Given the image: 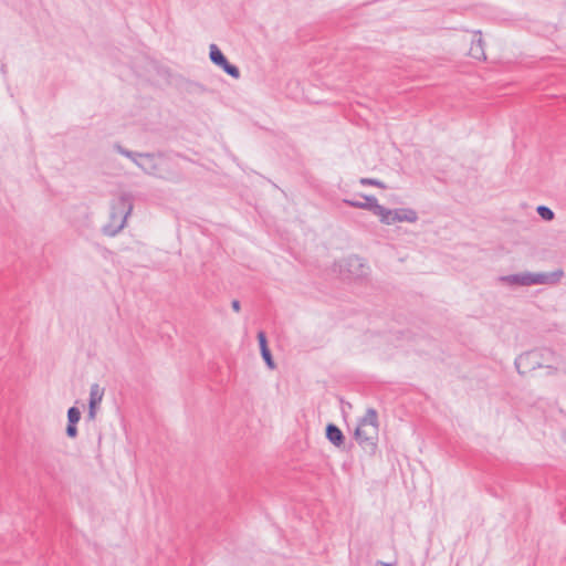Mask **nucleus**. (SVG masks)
Returning a JSON list of instances; mask_svg holds the SVG:
<instances>
[{"label": "nucleus", "mask_w": 566, "mask_h": 566, "mask_svg": "<svg viewBox=\"0 0 566 566\" xmlns=\"http://www.w3.org/2000/svg\"><path fill=\"white\" fill-rule=\"evenodd\" d=\"M355 439L366 452L375 453L378 442V416L375 409L366 411L355 430Z\"/></svg>", "instance_id": "1"}, {"label": "nucleus", "mask_w": 566, "mask_h": 566, "mask_svg": "<svg viewBox=\"0 0 566 566\" xmlns=\"http://www.w3.org/2000/svg\"><path fill=\"white\" fill-rule=\"evenodd\" d=\"M555 360V353L549 348L534 349L521 354L515 359V367L520 375H526L537 368H548L554 371L552 363Z\"/></svg>", "instance_id": "2"}, {"label": "nucleus", "mask_w": 566, "mask_h": 566, "mask_svg": "<svg viewBox=\"0 0 566 566\" xmlns=\"http://www.w3.org/2000/svg\"><path fill=\"white\" fill-rule=\"evenodd\" d=\"M133 210V197L122 193L112 206L109 222L103 227V233L108 237L116 235L126 223Z\"/></svg>", "instance_id": "3"}, {"label": "nucleus", "mask_w": 566, "mask_h": 566, "mask_svg": "<svg viewBox=\"0 0 566 566\" xmlns=\"http://www.w3.org/2000/svg\"><path fill=\"white\" fill-rule=\"evenodd\" d=\"M563 275L564 272L562 270H557L551 273L522 272L500 276L499 280L501 283L510 286H531L555 284L562 279Z\"/></svg>", "instance_id": "4"}, {"label": "nucleus", "mask_w": 566, "mask_h": 566, "mask_svg": "<svg viewBox=\"0 0 566 566\" xmlns=\"http://www.w3.org/2000/svg\"><path fill=\"white\" fill-rule=\"evenodd\" d=\"M374 214L380 218V221L385 224H392L396 222H416L418 220V214L413 209L402 208V209H387L378 202L373 203Z\"/></svg>", "instance_id": "5"}, {"label": "nucleus", "mask_w": 566, "mask_h": 566, "mask_svg": "<svg viewBox=\"0 0 566 566\" xmlns=\"http://www.w3.org/2000/svg\"><path fill=\"white\" fill-rule=\"evenodd\" d=\"M339 268L342 275L348 280L361 279L368 273V266L356 255L343 260Z\"/></svg>", "instance_id": "6"}, {"label": "nucleus", "mask_w": 566, "mask_h": 566, "mask_svg": "<svg viewBox=\"0 0 566 566\" xmlns=\"http://www.w3.org/2000/svg\"><path fill=\"white\" fill-rule=\"evenodd\" d=\"M116 149L118 153L130 158L147 174H153L157 169L158 158L154 154L128 151L120 144L116 145Z\"/></svg>", "instance_id": "7"}, {"label": "nucleus", "mask_w": 566, "mask_h": 566, "mask_svg": "<svg viewBox=\"0 0 566 566\" xmlns=\"http://www.w3.org/2000/svg\"><path fill=\"white\" fill-rule=\"evenodd\" d=\"M209 56L213 64L221 67L228 75L233 78L240 77V70L238 66L231 64L217 44H210Z\"/></svg>", "instance_id": "8"}, {"label": "nucleus", "mask_w": 566, "mask_h": 566, "mask_svg": "<svg viewBox=\"0 0 566 566\" xmlns=\"http://www.w3.org/2000/svg\"><path fill=\"white\" fill-rule=\"evenodd\" d=\"M104 392V388H102L98 384H93L91 386L88 403V417L91 419L95 418L97 406L102 402Z\"/></svg>", "instance_id": "9"}, {"label": "nucleus", "mask_w": 566, "mask_h": 566, "mask_svg": "<svg viewBox=\"0 0 566 566\" xmlns=\"http://www.w3.org/2000/svg\"><path fill=\"white\" fill-rule=\"evenodd\" d=\"M258 340L261 349V355L265 361V364L269 366V368L274 369L275 365L271 355V352L268 347L266 337L264 332L258 333Z\"/></svg>", "instance_id": "10"}, {"label": "nucleus", "mask_w": 566, "mask_h": 566, "mask_svg": "<svg viewBox=\"0 0 566 566\" xmlns=\"http://www.w3.org/2000/svg\"><path fill=\"white\" fill-rule=\"evenodd\" d=\"M326 438L335 447H340L345 441L342 430L333 423H328L326 427Z\"/></svg>", "instance_id": "11"}, {"label": "nucleus", "mask_w": 566, "mask_h": 566, "mask_svg": "<svg viewBox=\"0 0 566 566\" xmlns=\"http://www.w3.org/2000/svg\"><path fill=\"white\" fill-rule=\"evenodd\" d=\"M365 201L345 200L344 202L354 208L367 209L374 212L373 203L378 202L373 196H364Z\"/></svg>", "instance_id": "12"}, {"label": "nucleus", "mask_w": 566, "mask_h": 566, "mask_svg": "<svg viewBox=\"0 0 566 566\" xmlns=\"http://www.w3.org/2000/svg\"><path fill=\"white\" fill-rule=\"evenodd\" d=\"M469 54L476 60H485L483 40L481 38L472 42Z\"/></svg>", "instance_id": "13"}, {"label": "nucleus", "mask_w": 566, "mask_h": 566, "mask_svg": "<svg viewBox=\"0 0 566 566\" xmlns=\"http://www.w3.org/2000/svg\"><path fill=\"white\" fill-rule=\"evenodd\" d=\"M536 212L545 221H552L555 217L554 211L549 207H546V206H538L536 208Z\"/></svg>", "instance_id": "14"}, {"label": "nucleus", "mask_w": 566, "mask_h": 566, "mask_svg": "<svg viewBox=\"0 0 566 566\" xmlns=\"http://www.w3.org/2000/svg\"><path fill=\"white\" fill-rule=\"evenodd\" d=\"M81 419V411L76 407H71L67 410V420L69 423L76 424Z\"/></svg>", "instance_id": "15"}, {"label": "nucleus", "mask_w": 566, "mask_h": 566, "mask_svg": "<svg viewBox=\"0 0 566 566\" xmlns=\"http://www.w3.org/2000/svg\"><path fill=\"white\" fill-rule=\"evenodd\" d=\"M359 184L361 186H375V187H379V188H382V189H386V185L378 180V179H374V178H360L359 179Z\"/></svg>", "instance_id": "16"}, {"label": "nucleus", "mask_w": 566, "mask_h": 566, "mask_svg": "<svg viewBox=\"0 0 566 566\" xmlns=\"http://www.w3.org/2000/svg\"><path fill=\"white\" fill-rule=\"evenodd\" d=\"M66 434L70 438H75L77 436L76 424L69 423L66 427Z\"/></svg>", "instance_id": "17"}, {"label": "nucleus", "mask_w": 566, "mask_h": 566, "mask_svg": "<svg viewBox=\"0 0 566 566\" xmlns=\"http://www.w3.org/2000/svg\"><path fill=\"white\" fill-rule=\"evenodd\" d=\"M231 306H232L233 311H235V312H239L240 308H241V304H240V302L238 300H233L231 302Z\"/></svg>", "instance_id": "18"}, {"label": "nucleus", "mask_w": 566, "mask_h": 566, "mask_svg": "<svg viewBox=\"0 0 566 566\" xmlns=\"http://www.w3.org/2000/svg\"><path fill=\"white\" fill-rule=\"evenodd\" d=\"M375 566H392L391 564L378 560Z\"/></svg>", "instance_id": "19"}, {"label": "nucleus", "mask_w": 566, "mask_h": 566, "mask_svg": "<svg viewBox=\"0 0 566 566\" xmlns=\"http://www.w3.org/2000/svg\"><path fill=\"white\" fill-rule=\"evenodd\" d=\"M0 70H1L2 74H7V65L6 64H1Z\"/></svg>", "instance_id": "20"}]
</instances>
